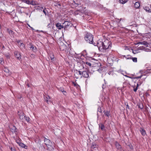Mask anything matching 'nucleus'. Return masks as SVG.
<instances>
[{"mask_svg": "<svg viewBox=\"0 0 151 151\" xmlns=\"http://www.w3.org/2000/svg\"><path fill=\"white\" fill-rule=\"evenodd\" d=\"M132 60L134 62H137V58H132Z\"/></svg>", "mask_w": 151, "mask_h": 151, "instance_id": "c756f323", "label": "nucleus"}, {"mask_svg": "<svg viewBox=\"0 0 151 151\" xmlns=\"http://www.w3.org/2000/svg\"><path fill=\"white\" fill-rule=\"evenodd\" d=\"M46 8H45L43 10V12L45 14V15H47V13H46Z\"/></svg>", "mask_w": 151, "mask_h": 151, "instance_id": "2f4dec72", "label": "nucleus"}, {"mask_svg": "<svg viewBox=\"0 0 151 151\" xmlns=\"http://www.w3.org/2000/svg\"><path fill=\"white\" fill-rule=\"evenodd\" d=\"M128 107V108H129V106L128 105H127V108Z\"/></svg>", "mask_w": 151, "mask_h": 151, "instance_id": "603ef678", "label": "nucleus"}, {"mask_svg": "<svg viewBox=\"0 0 151 151\" xmlns=\"http://www.w3.org/2000/svg\"><path fill=\"white\" fill-rule=\"evenodd\" d=\"M20 119L22 120L23 121L26 116L23 113H21L19 114Z\"/></svg>", "mask_w": 151, "mask_h": 151, "instance_id": "0eeeda50", "label": "nucleus"}, {"mask_svg": "<svg viewBox=\"0 0 151 151\" xmlns=\"http://www.w3.org/2000/svg\"><path fill=\"white\" fill-rule=\"evenodd\" d=\"M34 55L33 54H31V55H32V56L33 55Z\"/></svg>", "mask_w": 151, "mask_h": 151, "instance_id": "4d7b16f0", "label": "nucleus"}, {"mask_svg": "<svg viewBox=\"0 0 151 151\" xmlns=\"http://www.w3.org/2000/svg\"><path fill=\"white\" fill-rule=\"evenodd\" d=\"M138 82L139 83V86H140L141 85V84H142V83L140 82L139 81Z\"/></svg>", "mask_w": 151, "mask_h": 151, "instance_id": "37998d69", "label": "nucleus"}, {"mask_svg": "<svg viewBox=\"0 0 151 151\" xmlns=\"http://www.w3.org/2000/svg\"><path fill=\"white\" fill-rule=\"evenodd\" d=\"M140 6V3L139 2H136L134 5V7L136 9H138Z\"/></svg>", "mask_w": 151, "mask_h": 151, "instance_id": "f8f14e48", "label": "nucleus"}, {"mask_svg": "<svg viewBox=\"0 0 151 151\" xmlns=\"http://www.w3.org/2000/svg\"><path fill=\"white\" fill-rule=\"evenodd\" d=\"M26 14H27V15H28L27 13H26Z\"/></svg>", "mask_w": 151, "mask_h": 151, "instance_id": "bf43d9fd", "label": "nucleus"}, {"mask_svg": "<svg viewBox=\"0 0 151 151\" xmlns=\"http://www.w3.org/2000/svg\"><path fill=\"white\" fill-rule=\"evenodd\" d=\"M140 131L142 136H144L146 135V133L145 131L143 129H141Z\"/></svg>", "mask_w": 151, "mask_h": 151, "instance_id": "4468645a", "label": "nucleus"}, {"mask_svg": "<svg viewBox=\"0 0 151 151\" xmlns=\"http://www.w3.org/2000/svg\"><path fill=\"white\" fill-rule=\"evenodd\" d=\"M31 28L32 29V30H34V29L33 28H32V27H31Z\"/></svg>", "mask_w": 151, "mask_h": 151, "instance_id": "a18cd8bd", "label": "nucleus"}, {"mask_svg": "<svg viewBox=\"0 0 151 151\" xmlns=\"http://www.w3.org/2000/svg\"><path fill=\"white\" fill-rule=\"evenodd\" d=\"M105 115L106 116L109 117L110 115L109 112L108 111H107L104 113Z\"/></svg>", "mask_w": 151, "mask_h": 151, "instance_id": "cd10ccee", "label": "nucleus"}, {"mask_svg": "<svg viewBox=\"0 0 151 151\" xmlns=\"http://www.w3.org/2000/svg\"><path fill=\"white\" fill-rule=\"evenodd\" d=\"M76 73H78L80 76L81 75L82 76H81V77L83 76L85 78H88L89 77L88 73L86 71H79L78 72H77Z\"/></svg>", "mask_w": 151, "mask_h": 151, "instance_id": "f03ea898", "label": "nucleus"}, {"mask_svg": "<svg viewBox=\"0 0 151 151\" xmlns=\"http://www.w3.org/2000/svg\"><path fill=\"white\" fill-rule=\"evenodd\" d=\"M56 26L57 28L59 29H60L62 28H64L63 25H61V24L59 23H57L56 24Z\"/></svg>", "mask_w": 151, "mask_h": 151, "instance_id": "1a4fd4ad", "label": "nucleus"}, {"mask_svg": "<svg viewBox=\"0 0 151 151\" xmlns=\"http://www.w3.org/2000/svg\"><path fill=\"white\" fill-rule=\"evenodd\" d=\"M104 85H103V86H102V88L103 89H104Z\"/></svg>", "mask_w": 151, "mask_h": 151, "instance_id": "de8ad7c7", "label": "nucleus"}, {"mask_svg": "<svg viewBox=\"0 0 151 151\" xmlns=\"http://www.w3.org/2000/svg\"><path fill=\"white\" fill-rule=\"evenodd\" d=\"M61 91L64 94L65 93V91L63 90V91L61 90Z\"/></svg>", "mask_w": 151, "mask_h": 151, "instance_id": "58836bf2", "label": "nucleus"}, {"mask_svg": "<svg viewBox=\"0 0 151 151\" xmlns=\"http://www.w3.org/2000/svg\"><path fill=\"white\" fill-rule=\"evenodd\" d=\"M31 4L33 5H36L38 4V3L36 1L32 0Z\"/></svg>", "mask_w": 151, "mask_h": 151, "instance_id": "412c9836", "label": "nucleus"}, {"mask_svg": "<svg viewBox=\"0 0 151 151\" xmlns=\"http://www.w3.org/2000/svg\"><path fill=\"white\" fill-rule=\"evenodd\" d=\"M10 130L13 133H16L17 132V128L14 126H13L10 128Z\"/></svg>", "mask_w": 151, "mask_h": 151, "instance_id": "9b49d317", "label": "nucleus"}, {"mask_svg": "<svg viewBox=\"0 0 151 151\" xmlns=\"http://www.w3.org/2000/svg\"><path fill=\"white\" fill-rule=\"evenodd\" d=\"M30 48L34 52H36L37 50L36 47L33 45H31Z\"/></svg>", "mask_w": 151, "mask_h": 151, "instance_id": "dca6fc26", "label": "nucleus"}, {"mask_svg": "<svg viewBox=\"0 0 151 151\" xmlns=\"http://www.w3.org/2000/svg\"><path fill=\"white\" fill-rule=\"evenodd\" d=\"M85 63H86V65H88V66H91V64L90 63L88 62H86Z\"/></svg>", "mask_w": 151, "mask_h": 151, "instance_id": "7c9ffc66", "label": "nucleus"}, {"mask_svg": "<svg viewBox=\"0 0 151 151\" xmlns=\"http://www.w3.org/2000/svg\"><path fill=\"white\" fill-rule=\"evenodd\" d=\"M115 145L118 149L120 150L121 149V146L118 142H116V143Z\"/></svg>", "mask_w": 151, "mask_h": 151, "instance_id": "a211bd4d", "label": "nucleus"}, {"mask_svg": "<svg viewBox=\"0 0 151 151\" xmlns=\"http://www.w3.org/2000/svg\"><path fill=\"white\" fill-rule=\"evenodd\" d=\"M142 75H141L140 76H138L137 77H135V78H136V79H139V78H141L142 77Z\"/></svg>", "mask_w": 151, "mask_h": 151, "instance_id": "72a5a7b5", "label": "nucleus"}, {"mask_svg": "<svg viewBox=\"0 0 151 151\" xmlns=\"http://www.w3.org/2000/svg\"><path fill=\"white\" fill-rule=\"evenodd\" d=\"M124 73H125V74H127V72H124Z\"/></svg>", "mask_w": 151, "mask_h": 151, "instance_id": "5fc2aeb1", "label": "nucleus"}, {"mask_svg": "<svg viewBox=\"0 0 151 151\" xmlns=\"http://www.w3.org/2000/svg\"><path fill=\"white\" fill-rule=\"evenodd\" d=\"M139 86V83L137 82V84L136 87H137V88H138V87Z\"/></svg>", "mask_w": 151, "mask_h": 151, "instance_id": "4c0bfd02", "label": "nucleus"}, {"mask_svg": "<svg viewBox=\"0 0 151 151\" xmlns=\"http://www.w3.org/2000/svg\"><path fill=\"white\" fill-rule=\"evenodd\" d=\"M27 86H28V87H29V84H27Z\"/></svg>", "mask_w": 151, "mask_h": 151, "instance_id": "3c124183", "label": "nucleus"}, {"mask_svg": "<svg viewBox=\"0 0 151 151\" xmlns=\"http://www.w3.org/2000/svg\"><path fill=\"white\" fill-rule=\"evenodd\" d=\"M128 146L131 150H132L133 149V146H132L131 144H129L128 145Z\"/></svg>", "mask_w": 151, "mask_h": 151, "instance_id": "bb28decb", "label": "nucleus"}, {"mask_svg": "<svg viewBox=\"0 0 151 151\" xmlns=\"http://www.w3.org/2000/svg\"><path fill=\"white\" fill-rule=\"evenodd\" d=\"M19 145L22 147L24 148L25 149H26V147H27L26 145L22 143H20L19 144Z\"/></svg>", "mask_w": 151, "mask_h": 151, "instance_id": "aec40b11", "label": "nucleus"}, {"mask_svg": "<svg viewBox=\"0 0 151 151\" xmlns=\"http://www.w3.org/2000/svg\"><path fill=\"white\" fill-rule=\"evenodd\" d=\"M79 71H76L74 73V76L76 78H79V77H81V76H80L79 74L78 73H77V72H78Z\"/></svg>", "mask_w": 151, "mask_h": 151, "instance_id": "f3484780", "label": "nucleus"}, {"mask_svg": "<svg viewBox=\"0 0 151 151\" xmlns=\"http://www.w3.org/2000/svg\"><path fill=\"white\" fill-rule=\"evenodd\" d=\"M99 127L100 128L101 130H103L104 129L105 127L104 124H101V125L99 126Z\"/></svg>", "mask_w": 151, "mask_h": 151, "instance_id": "c85d7f7f", "label": "nucleus"}, {"mask_svg": "<svg viewBox=\"0 0 151 151\" xmlns=\"http://www.w3.org/2000/svg\"><path fill=\"white\" fill-rule=\"evenodd\" d=\"M11 149L12 151H13V150H12V148H11Z\"/></svg>", "mask_w": 151, "mask_h": 151, "instance_id": "864d4df0", "label": "nucleus"}, {"mask_svg": "<svg viewBox=\"0 0 151 151\" xmlns=\"http://www.w3.org/2000/svg\"><path fill=\"white\" fill-rule=\"evenodd\" d=\"M3 60L2 59H0V63L2 65L3 63Z\"/></svg>", "mask_w": 151, "mask_h": 151, "instance_id": "473e14b6", "label": "nucleus"}, {"mask_svg": "<svg viewBox=\"0 0 151 151\" xmlns=\"http://www.w3.org/2000/svg\"><path fill=\"white\" fill-rule=\"evenodd\" d=\"M129 78H131L132 79H136V78H135V77H131L129 76Z\"/></svg>", "mask_w": 151, "mask_h": 151, "instance_id": "c9c22d12", "label": "nucleus"}, {"mask_svg": "<svg viewBox=\"0 0 151 151\" xmlns=\"http://www.w3.org/2000/svg\"><path fill=\"white\" fill-rule=\"evenodd\" d=\"M137 89H138V88H137V87H136V88H134V89L133 90L134 92H136L137 91Z\"/></svg>", "mask_w": 151, "mask_h": 151, "instance_id": "f704fd0d", "label": "nucleus"}, {"mask_svg": "<svg viewBox=\"0 0 151 151\" xmlns=\"http://www.w3.org/2000/svg\"><path fill=\"white\" fill-rule=\"evenodd\" d=\"M6 57L7 58H9V56L8 55H7Z\"/></svg>", "mask_w": 151, "mask_h": 151, "instance_id": "8fccbe9b", "label": "nucleus"}, {"mask_svg": "<svg viewBox=\"0 0 151 151\" xmlns=\"http://www.w3.org/2000/svg\"><path fill=\"white\" fill-rule=\"evenodd\" d=\"M144 9L147 12H151V10H150V9L148 7L145 6L144 8Z\"/></svg>", "mask_w": 151, "mask_h": 151, "instance_id": "6ab92c4d", "label": "nucleus"}, {"mask_svg": "<svg viewBox=\"0 0 151 151\" xmlns=\"http://www.w3.org/2000/svg\"><path fill=\"white\" fill-rule=\"evenodd\" d=\"M31 0H22V2L28 4H31Z\"/></svg>", "mask_w": 151, "mask_h": 151, "instance_id": "ddd939ff", "label": "nucleus"}, {"mask_svg": "<svg viewBox=\"0 0 151 151\" xmlns=\"http://www.w3.org/2000/svg\"><path fill=\"white\" fill-rule=\"evenodd\" d=\"M44 141L45 142V144L47 146V147H48L49 146H51L52 142L50 140L45 138L44 139Z\"/></svg>", "mask_w": 151, "mask_h": 151, "instance_id": "20e7f679", "label": "nucleus"}, {"mask_svg": "<svg viewBox=\"0 0 151 151\" xmlns=\"http://www.w3.org/2000/svg\"><path fill=\"white\" fill-rule=\"evenodd\" d=\"M27 25H28V26L31 28V27L30 25H29L28 24H27Z\"/></svg>", "mask_w": 151, "mask_h": 151, "instance_id": "09e8293b", "label": "nucleus"}, {"mask_svg": "<svg viewBox=\"0 0 151 151\" xmlns=\"http://www.w3.org/2000/svg\"><path fill=\"white\" fill-rule=\"evenodd\" d=\"M124 76H125L126 77H127V78H129V76H127V75H124Z\"/></svg>", "mask_w": 151, "mask_h": 151, "instance_id": "ea45409f", "label": "nucleus"}, {"mask_svg": "<svg viewBox=\"0 0 151 151\" xmlns=\"http://www.w3.org/2000/svg\"><path fill=\"white\" fill-rule=\"evenodd\" d=\"M123 56L126 58L127 59H131V56L129 55H128L126 56L124 55Z\"/></svg>", "mask_w": 151, "mask_h": 151, "instance_id": "5701e85b", "label": "nucleus"}, {"mask_svg": "<svg viewBox=\"0 0 151 151\" xmlns=\"http://www.w3.org/2000/svg\"><path fill=\"white\" fill-rule=\"evenodd\" d=\"M14 54L17 59L20 60L21 59V55L19 52L17 51H15L14 52Z\"/></svg>", "mask_w": 151, "mask_h": 151, "instance_id": "423d86ee", "label": "nucleus"}, {"mask_svg": "<svg viewBox=\"0 0 151 151\" xmlns=\"http://www.w3.org/2000/svg\"><path fill=\"white\" fill-rule=\"evenodd\" d=\"M49 57L50 58L51 60V62L52 63H55V59L54 57V55L52 53L50 54Z\"/></svg>", "mask_w": 151, "mask_h": 151, "instance_id": "6e6552de", "label": "nucleus"}, {"mask_svg": "<svg viewBox=\"0 0 151 151\" xmlns=\"http://www.w3.org/2000/svg\"><path fill=\"white\" fill-rule=\"evenodd\" d=\"M141 42H139L138 43V44H141Z\"/></svg>", "mask_w": 151, "mask_h": 151, "instance_id": "c03bdc74", "label": "nucleus"}, {"mask_svg": "<svg viewBox=\"0 0 151 151\" xmlns=\"http://www.w3.org/2000/svg\"><path fill=\"white\" fill-rule=\"evenodd\" d=\"M133 52V53L134 54H135L136 53V52H134V51H133V52Z\"/></svg>", "mask_w": 151, "mask_h": 151, "instance_id": "49530a36", "label": "nucleus"}, {"mask_svg": "<svg viewBox=\"0 0 151 151\" xmlns=\"http://www.w3.org/2000/svg\"><path fill=\"white\" fill-rule=\"evenodd\" d=\"M17 142L18 144L19 145V144L20 142L19 141H17Z\"/></svg>", "mask_w": 151, "mask_h": 151, "instance_id": "79ce46f5", "label": "nucleus"}, {"mask_svg": "<svg viewBox=\"0 0 151 151\" xmlns=\"http://www.w3.org/2000/svg\"><path fill=\"white\" fill-rule=\"evenodd\" d=\"M141 44L144 45H145V46H147V45L148 43L147 42L145 41H144L141 42Z\"/></svg>", "mask_w": 151, "mask_h": 151, "instance_id": "a878e982", "label": "nucleus"}, {"mask_svg": "<svg viewBox=\"0 0 151 151\" xmlns=\"http://www.w3.org/2000/svg\"><path fill=\"white\" fill-rule=\"evenodd\" d=\"M127 1V0H119V3L123 4H125Z\"/></svg>", "mask_w": 151, "mask_h": 151, "instance_id": "4be33fe9", "label": "nucleus"}, {"mask_svg": "<svg viewBox=\"0 0 151 151\" xmlns=\"http://www.w3.org/2000/svg\"><path fill=\"white\" fill-rule=\"evenodd\" d=\"M73 83L74 85V86H76V84L74 82H73Z\"/></svg>", "mask_w": 151, "mask_h": 151, "instance_id": "a19ab883", "label": "nucleus"}, {"mask_svg": "<svg viewBox=\"0 0 151 151\" xmlns=\"http://www.w3.org/2000/svg\"><path fill=\"white\" fill-rule=\"evenodd\" d=\"M18 45L20 49L23 51L24 49H25V45L22 42L20 41H17Z\"/></svg>", "mask_w": 151, "mask_h": 151, "instance_id": "7ed1b4c3", "label": "nucleus"}, {"mask_svg": "<svg viewBox=\"0 0 151 151\" xmlns=\"http://www.w3.org/2000/svg\"><path fill=\"white\" fill-rule=\"evenodd\" d=\"M41 32H43V31H41Z\"/></svg>", "mask_w": 151, "mask_h": 151, "instance_id": "13d9d810", "label": "nucleus"}, {"mask_svg": "<svg viewBox=\"0 0 151 151\" xmlns=\"http://www.w3.org/2000/svg\"><path fill=\"white\" fill-rule=\"evenodd\" d=\"M93 36L90 33H87L84 37L85 40L90 44H93L95 46H97L99 50L104 52L106 50L110 48L111 47V43L108 40L104 41L101 39H99L97 42H93Z\"/></svg>", "mask_w": 151, "mask_h": 151, "instance_id": "f257e3e1", "label": "nucleus"}, {"mask_svg": "<svg viewBox=\"0 0 151 151\" xmlns=\"http://www.w3.org/2000/svg\"><path fill=\"white\" fill-rule=\"evenodd\" d=\"M3 70L6 73H9V70L6 68H4L3 69Z\"/></svg>", "mask_w": 151, "mask_h": 151, "instance_id": "393cba45", "label": "nucleus"}, {"mask_svg": "<svg viewBox=\"0 0 151 151\" xmlns=\"http://www.w3.org/2000/svg\"><path fill=\"white\" fill-rule=\"evenodd\" d=\"M24 119L28 122L30 121V119L29 117L25 116Z\"/></svg>", "mask_w": 151, "mask_h": 151, "instance_id": "b1692460", "label": "nucleus"}, {"mask_svg": "<svg viewBox=\"0 0 151 151\" xmlns=\"http://www.w3.org/2000/svg\"><path fill=\"white\" fill-rule=\"evenodd\" d=\"M45 100L47 102V103H49V102H50V97L48 95L45 96L44 97Z\"/></svg>", "mask_w": 151, "mask_h": 151, "instance_id": "9d476101", "label": "nucleus"}, {"mask_svg": "<svg viewBox=\"0 0 151 151\" xmlns=\"http://www.w3.org/2000/svg\"><path fill=\"white\" fill-rule=\"evenodd\" d=\"M98 145H96L95 144H93L91 146V148L92 149L96 150L97 148Z\"/></svg>", "mask_w": 151, "mask_h": 151, "instance_id": "2eb2a0df", "label": "nucleus"}, {"mask_svg": "<svg viewBox=\"0 0 151 151\" xmlns=\"http://www.w3.org/2000/svg\"><path fill=\"white\" fill-rule=\"evenodd\" d=\"M63 25L64 28V29L68 28L69 26L71 25V23L70 22H68V21H65L63 23Z\"/></svg>", "mask_w": 151, "mask_h": 151, "instance_id": "39448f33", "label": "nucleus"}, {"mask_svg": "<svg viewBox=\"0 0 151 151\" xmlns=\"http://www.w3.org/2000/svg\"><path fill=\"white\" fill-rule=\"evenodd\" d=\"M38 7H39L40 8V9L41 10H42L43 9V8L42 6H41V7H40L39 6H38Z\"/></svg>", "mask_w": 151, "mask_h": 151, "instance_id": "e433bc0d", "label": "nucleus"}, {"mask_svg": "<svg viewBox=\"0 0 151 151\" xmlns=\"http://www.w3.org/2000/svg\"><path fill=\"white\" fill-rule=\"evenodd\" d=\"M122 74H123L124 76V73H122Z\"/></svg>", "mask_w": 151, "mask_h": 151, "instance_id": "6e6d98bb", "label": "nucleus"}]
</instances>
